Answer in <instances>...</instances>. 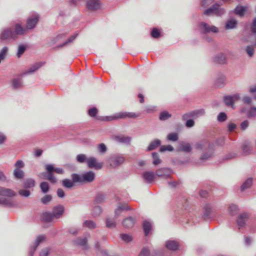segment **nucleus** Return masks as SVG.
<instances>
[{
	"instance_id": "44",
	"label": "nucleus",
	"mask_w": 256,
	"mask_h": 256,
	"mask_svg": "<svg viewBox=\"0 0 256 256\" xmlns=\"http://www.w3.org/2000/svg\"><path fill=\"white\" fill-rule=\"evenodd\" d=\"M152 156L154 159L152 164L154 165H157L161 162V160L160 159L158 153L153 152Z\"/></svg>"
},
{
	"instance_id": "55",
	"label": "nucleus",
	"mask_w": 256,
	"mask_h": 256,
	"mask_svg": "<svg viewBox=\"0 0 256 256\" xmlns=\"http://www.w3.org/2000/svg\"><path fill=\"white\" fill-rule=\"evenodd\" d=\"M88 113L90 116H95L98 114V110L96 108H91L88 110Z\"/></svg>"
},
{
	"instance_id": "33",
	"label": "nucleus",
	"mask_w": 256,
	"mask_h": 256,
	"mask_svg": "<svg viewBox=\"0 0 256 256\" xmlns=\"http://www.w3.org/2000/svg\"><path fill=\"white\" fill-rule=\"evenodd\" d=\"M72 178L74 184L76 182H83L82 175L81 176L76 174H73L72 175Z\"/></svg>"
},
{
	"instance_id": "61",
	"label": "nucleus",
	"mask_w": 256,
	"mask_h": 256,
	"mask_svg": "<svg viewBox=\"0 0 256 256\" xmlns=\"http://www.w3.org/2000/svg\"><path fill=\"white\" fill-rule=\"evenodd\" d=\"M14 166L16 167V168L20 169V168H22L24 166V162L21 160H18L16 161L14 164Z\"/></svg>"
},
{
	"instance_id": "59",
	"label": "nucleus",
	"mask_w": 256,
	"mask_h": 256,
	"mask_svg": "<svg viewBox=\"0 0 256 256\" xmlns=\"http://www.w3.org/2000/svg\"><path fill=\"white\" fill-rule=\"evenodd\" d=\"M18 194L24 196L28 197L30 194V192L28 190H20L18 191Z\"/></svg>"
},
{
	"instance_id": "4",
	"label": "nucleus",
	"mask_w": 256,
	"mask_h": 256,
	"mask_svg": "<svg viewBox=\"0 0 256 256\" xmlns=\"http://www.w3.org/2000/svg\"><path fill=\"white\" fill-rule=\"evenodd\" d=\"M22 33H1L0 39L4 42H10L18 38V34Z\"/></svg>"
},
{
	"instance_id": "43",
	"label": "nucleus",
	"mask_w": 256,
	"mask_h": 256,
	"mask_svg": "<svg viewBox=\"0 0 256 256\" xmlns=\"http://www.w3.org/2000/svg\"><path fill=\"white\" fill-rule=\"evenodd\" d=\"M167 138L171 141L176 142L178 138V134L176 132L169 134L167 136Z\"/></svg>"
},
{
	"instance_id": "39",
	"label": "nucleus",
	"mask_w": 256,
	"mask_h": 256,
	"mask_svg": "<svg viewBox=\"0 0 256 256\" xmlns=\"http://www.w3.org/2000/svg\"><path fill=\"white\" fill-rule=\"evenodd\" d=\"M0 204H2L9 207H11L14 205L10 199L6 198L2 200H0Z\"/></svg>"
},
{
	"instance_id": "17",
	"label": "nucleus",
	"mask_w": 256,
	"mask_h": 256,
	"mask_svg": "<svg viewBox=\"0 0 256 256\" xmlns=\"http://www.w3.org/2000/svg\"><path fill=\"white\" fill-rule=\"evenodd\" d=\"M94 173L92 172H88L87 173L82 174L83 182H91L94 179Z\"/></svg>"
},
{
	"instance_id": "11",
	"label": "nucleus",
	"mask_w": 256,
	"mask_h": 256,
	"mask_svg": "<svg viewBox=\"0 0 256 256\" xmlns=\"http://www.w3.org/2000/svg\"><path fill=\"white\" fill-rule=\"evenodd\" d=\"M142 178L148 183H151L155 180L156 175L153 172H146L142 174Z\"/></svg>"
},
{
	"instance_id": "45",
	"label": "nucleus",
	"mask_w": 256,
	"mask_h": 256,
	"mask_svg": "<svg viewBox=\"0 0 256 256\" xmlns=\"http://www.w3.org/2000/svg\"><path fill=\"white\" fill-rule=\"evenodd\" d=\"M88 158L84 154H79L76 156L77 161L80 163H82L85 162H87Z\"/></svg>"
},
{
	"instance_id": "5",
	"label": "nucleus",
	"mask_w": 256,
	"mask_h": 256,
	"mask_svg": "<svg viewBox=\"0 0 256 256\" xmlns=\"http://www.w3.org/2000/svg\"><path fill=\"white\" fill-rule=\"evenodd\" d=\"M40 16L38 14H34L30 16L26 22V28L28 30H32L35 27L38 21Z\"/></svg>"
},
{
	"instance_id": "51",
	"label": "nucleus",
	"mask_w": 256,
	"mask_h": 256,
	"mask_svg": "<svg viewBox=\"0 0 256 256\" xmlns=\"http://www.w3.org/2000/svg\"><path fill=\"white\" fill-rule=\"evenodd\" d=\"M171 116L170 114L166 112H164L160 113V119L162 120H164Z\"/></svg>"
},
{
	"instance_id": "56",
	"label": "nucleus",
	"mask_w": 256,
	"mask_h": 256,
	"mask_svg": "<svg viewBox=\"0 0 256 256\" xmlns=\"http://www.w3.org/2000/svg\"><path fill=\"white\" fill-rule=\"evenodd\" d=\"M246 53L248 54L250 56H252L254 54V48L253 46H248L246 48Z\"/></svg>"
},
{
	"instance_id": "54",
	"label": "nucleus",
	"mask_w": 256,
	"mask_h": 256,
	"mask_svg": "<svg viewBox=\"0 0 256 256\" xmlns=\"http://www.w3.org/2000/svg\"><path fill=\"white\" fill-rule=\"evenodd\" d=\"M102 212V209L100 206H95L92 210V214L94 216H97L99 215Z\"/></svg>"
},
{
	"instance_id": "52",
	"label": "nucleus",
	"mask_w": 256,
	"mask_h": 256,
	"mask_svg": "<svg viewBox=\"0 0 256 256\" xmlns=\"http://www.w3.org/2000/svg\"><path fill=\"white\" fill-rule=\"evenodd\" d=\"M248 117L256 116V107L252 108L247 112Z\"/></svg>"
},
{
	"instance_id": "9",
	"label": "nucleus",
	"mask_w": 256,
	"mask_h": 256,
	"mask_svg": "<svg viewBox=\"0 0 256 256\" xmlns=\"http://www.w3.org/2000/svg\"><path fill=\"white\" fill-rule=\"evenodd\" d=\"M124 160V158L122 156H114L110 158L109 162L112 166L116 167L122 164Z\"/></svg>"
},
{
	"instance_id": "40",
	"label": "nucleus",
	"mask_w": 256,
	"mask_h": 256,
	"mask_svg": "<svg viewBox=\"0 0 256 256\" xmlns=\"http://www.w3.org/2000/svg\"><path fill=\"white\" fill-rule=\"evenodd\" d=\"M116 226V222L113 219L107 218L106 220V226L108 228H114Z\"/></svg>"
},
{
	"instance_id": "49",
	"label": "nucleus",
	"mask_w": 256,
	"mask_h": 256,
	"mask_svg": "<svg viewBox=\"0 0 256 256\" xmlns=\"http://www.w3.org/2000/svg\"><path fill=\"white\" fill-rule=\"evenodd\" d=\"M120 237L122 240L126 242H130L132 240V236L127 234H122Z\"/></svg>"
},
{
	"instance_id": "6",
	"label": "nucleus",
	"mask_w": 256,
	"mask_h": 256,
	"mask_svg": "<svg viewBox=\"0 0 256 256\" xmlns=\"http://www.w3.org/2000/svg\"><path fill=\"white\" fill-rule=\"evenodd\" d=\"M86 6L89 10L96 11L101 8L102 3L100 0H88Z\"/></svg>"
},
{
	"instance_id": "23",
	"label": "nucleus",
	"mask_w": 256,
	"mask_h": 256,
	"mask_svg": "<svg viewBox=\"0 0 256 256\" xmlns=\"http://www.w3.org/2000/svg\"><path fill=\"white\" fill-rule=\"evenodd\" d=\"M178 149L180 151L190 152L192 150V148L190 144L186 142H182L180 144Z\"/></svg>"
},
{
	"instance_id": "10",
	"label": "nucleus",
	"mask_w": 256,
	"mask_h": 256,
	"mask_svg": "<svg viewBox=\"0 0 256 256\" xmlns=\"http://www.w3.org/2000/svg\"><path fill=\"white\" fill-rule=\"evenodd\" d=\"M199 26L202 30L205 31V32H218V28L214 26H210L208 24L202 22L200 24Z\"/></svg>"
},
{
	"instance_id": "63",
	"label": "nucleus",
	"mask_w": 256,
	"mask_h": 256,
	"mask_svg": "<svg viewBox=\"0 0 256 256\" xmlns=\"http://www.w3.org/2000/svg\"><path fill=\"white\" fill-rule=\"evenodd\" d=\"M104 200V196L102 194H98L96 198V201L100 203L102 202Z\"/></svg>"
},
{
	"instance_id": "1",
	"label": "nucleus",
	"mask_w": 256,
	"mask_h": 256,
	"mask_svg": "<svg viewBox=\"0 0 256 256\" xmlns=\"http://www.w3.org/2000/svg\"><path fill=\"white\" fill-rule=\"evenodd\" d=\"M46 170L48 172L46 178L52 183H55L56 182V178L53 176L54 172L58 174H62L64 172V170L62 168H54L52 164L46 165Z\"/></svg>"
},
{
	"instance_id": "15",
	"label": "nucleus",
	"mask_w": 256,
	"mask_h": 256,
	"mask_svg": "<svg viewBox=\"0 0 256 256\" xmlns=\"http://www.w3.org/2000/svg\"><path fill=\"white\" fill-rule=\"evenodd\" d=\"M15 194V192L12 190L0 186V196L12 197Z\"/></svg>"
},
{
	"instance_id": "2",
	"label": "nucleus",
	"mask_w": 256,
	"mask_h": 256,
	"mask_svg": "<svg viewBox=\"0 0 256 256\" xmlns=\"http://www.w3.org/2000/svg\"><path fill=\"white\" fill-rule=\"evenodd\" d=\"M224 9L220 8L219 4L216 3L210 8L206 10L204 12V14L206 16L215 14L216 16H220L224 14Z\"/></svg>"
},
{
	"instance_id": "46",
	"label": "nucleus",
	"mask_w": 256,
	"mask_h": 256,
	"mask_svg": "<svg viewBox=\"0 0 256 256\" xmlns=\"http://www.w3.org/2000/svg\"><path fill=\"white\" fill-rule=\"evenodd\" d=\"M41 66L42 64L40 63H36L29 68V70L27 72V73L34 72L36 70H38L40 67H41Z\"/></svg>"
},
{
	"instance_id": "29",
	"label": "nucleus",
	"mask_w": 256,
	"mask_h": 256,
	"mask_svg": "<svg viewBox=\"0 0 256 256\" xmlns=\"http://www.w3.org/2000/svg\"><path fill=\"white\" fill-rule=\"evenodd\" d=\"M8 51V48L7 46H4L0 51V64L6 58Z\"/></svg>"
},
{
	"instance_id": "7",
	"label": "nucleus",
	"mask_w": 256,
	"mask_h": 256,
	"mask_svg": "<svg viewBox=\"0 0 256 256\" xmlns=\"http://www.w3.org/2000/svg\"><path fill=\"white\" fill-rule=\"evenodd\" d=\"M87 164L89 168H94L96 170L100 169L103 166V162H98L94 157L88 158Z\"/></svg>"
},
{
	"instance_id": "47",
	"label": "nucleus",
	"mask_w": 256,
	"mask_h": 256,
	"mask_svg": "<svg viewBox=\"0 0 256 256\" xmlns=\"http://www.w3.org/2000/svg\"><path fill=\"white\" fill-rule=\"evenodd\" d=\"M204 112L203 110H200L198 112H190L188 114H186L183 115L182 117L184 119L187 118L188 117H190L192 116H194L196 114H197L198 113H200V114H204Z\"/></svg>"
},
{
	"instance_id": "21",
	"label": "nucleus",
	"mask_w": 256,
	"mask_h": 256,
	"mask_svg": "<svg viewBox=\"0 0 256 256\" xmlns=\"http://www.w3.org/2000/svg\"><path fill=\"white\" fill-rule=\"evenodd\" d=\"M166 247L170 250H174L178 248V243L174 240L168 241L166 243Z\"/></svg>"
},
{
	"instance_id": "48",
	"label": "nucleus",
	"mask_w": 256,
	"mask_h": 256,
	"mask_svg": "<svg viewBox=\"0 0 256 256\" xmlns=\"http://www.w3.org/2000/svg\"><path fill=\"white\" fill-rule=\"evenodd\" d=\"M26 50V47L24 45H20L18 46L16 56L18 58H20L21 56L24 52Z\"/></svg>"
},
{
	"instance_id": "42",
	"label": "nucleus",
	"mask_w": 256,
	"mask_h": 256,
	"mask_svg": "<svg viewBox=\"0 0 256 256\" xmlns=\"http://www.w3.org/2000/svg\"><path fill=\"white\" fill-rule=\"evenodd\" d=\"M40 188L44 193L47 192L49 190V186L47 182H42L40 184Z\"/></svg>"
},
{
	"instance_id": "36",
	"label": "nucleus",
	"mask_w": 256,
	"mask_h": 256,
	"mask_svg": "<svg viewBox=\"0 0 256 256\" xmlns=\"http://www.w3.org/2000/svg\"><path fill=\"white\" fill-rule=\"evenodd\" d=\"M252 178H248L242 186L241 190L242 191L245 190L246 188H248L250 187L252 184Z\"/></svg>"
},
{
	"instance_id": "35",
	"label": "nucleus",
	"mask_w": 256,
	"mask_h": 256,
	"mask_svg": "<svg viewBox=\"0 0 256 256\" xmlns=\"http://www.w3.org/2000/svg\"><path fill=\"white\" fill-rule=\"evenodd\" d=\"M77 244L84 246V248H88L87 240L86 238L78 239L76 241Z\"/></svg>"
},
{
	"instance_id": "30",
	"label": "nucleus",
	"mask_w": 256,
	"mask_h": 256,
	"mask_svg": "<svg viewBox=\"0 0 256 256\" xmlns=\"http://www.w3.org/2000/svg\"><path fill=\"white\" fill-rule=\"evenodd\" d=\"M14 174L16 178L20 179L24 176V172L20 169L15 168L14 170Z\"/></svg>"
},
{
	"instance_id": "64",
	"label": "nucleus",
	"mask_w": 256,
	"mask_h": 256,
	"mask_svg": "<svg viewBox=\"0 0 256 256\" xmlns=\"http://www.w3.org/2000/svg\"><path fill=\"white\" fill-rule=\"evenodd\" d=\"M251 28L252 32H256V18L252 21Z\"/></svg>"
},
{
	"instance_id": "38",
	"label": "nucleus",
	"mask_w": 256,
	"mask_h": 256,
	"mask_svg": "<svg viewBox=\"0 0 256 256\" xmlns=\"http://www.w3.org/2000/svg\"><path fill=\"white\" fill-rule=\"evenodd\" d=\"M83 226L90 229H92L96 228V224L92 220H86L84 222Z\"/></svg>"
},
{
	"instance_id": "57",
	"label": "nucleus",
	"mask_w": 256,
	"mask_h": 256,
	"mask_svg": "<svg viewBox=\"0 0 256 256\" xmlns=\"http://www.w3.org/2000/svg\"><path fill=\"white\" fill-rule=\"evenodd\" d=\"M226 114L222 112H220L218 116V120L219 122H224L226 120Z\"/></svg>"
},
{
	"instance_id": "25",
	"label": "nucleus",
	"mask_w": 256,
	"mask_h": 256,
	"mask_svg": "<svg viewBox=\"0 0 256 256\" xmlns=\"http://www.w3.org/2000/svg\"><path fill=\"white\" fill-rule=\"evenodd\" d=\"M237 24V22L234 19H230L228 20L226 24L225 28L226 29H232L234 28Z\"/></svg>"
},
{
	"instance_id": "31",
	"label": "nucleus",
	"mask_w": 256,
	"mask_h": 256,
	"mask_svg": "<svg viewBox=\"0 0 256 256\" xmlns=\"http://www.w3.org/2000/svg\"><path fill=\"white\" fill-rule=\"evenodd\" d=\"M160 144V141L159 140H154L150 144L148 147V150H153L159 146Z\"/></svg>"
},
{
	"instance_id": "41",
	"label": "nucleus",
	"mask_w": 256,
	"mask_h": 256,
	"mask_svg": "<svg viewBox=\"0 0 256 256\" xmlns=\"http://www.w3.org/2000/svg\"><path fill=\"white\" fill-rule=\"evenodd\" d=\"M12 84L14 88H20L22 86V83L20 78H14L12 80Z\"/></svg>"
},
{
	"instance_id": "37",
	"label": "nucleus",
	"mask_w": 256,
	"mask_h": 256,
	"mask_svg": "<svg viewBox=\"0 0 256 256\" xmlns=\"http://www.w3.org/2000/svg\"><path fill=\"white\" fill-rule=\"evenodd\" d=\"M34 180L33 179L29 178L24 182V186L25 188H30L34 187Z\"/></svg>"
},
{
	"instance_id": "60",
	"label": "nucleus",
	"mask_w": 256,
	"mask_h": 256,
	"mask_svg": "<svg viewBox=\"0 0 256 256\" xmlns=\"http://www.w3.org/2000/svg\"><path fill=\"white\" fill-rule=\"evenodd\" d=\"M149 254V250L146 248H144L140 254L139 256H148Z\"/></svg>"
},
{
	"instance_id": "24",
	"label": "nucleus",
	"mask_w": 256,
	"mask_h": 256,
	"mask_svg": "<svg viewBox=\"0 0 256 256\" xmlns=\"http://www.w3.org/2000/svg\"><path fill=\"white\" fill-rule=\"evenodd\" d=\"M54 218V216L52 214L49 212H45L42 214V220L45 222H52Z\"/></svg>"
},
{
	"instance_id": "28",
	"label": "nucleus",
	"mask_w": 256,
	"mask_h": 256,
	"mask_svg": "<svg viewBox=\"0 0 256 256\" xmlns=\"http://www.w3.org/2000/svg\"><path fill=\"white\" fill-rule=\"evenodd\" d=\"M46 237L45 235H40L37 237L36 240L35 242L34 246V252L36 250V249L37 247L42 242L46 240Z\"/></svg>"
},
{
	"instance_id": "13",
	"label": "nucleus",
	"mask_w": 256,
	"mask_h": 256,
	"mask_svg": "<svg viewBox=\"0 0 256 256\" xmlns=\"http://www.w3.org/2000/svg\"><path fill=\"white\" fill-rule=\"evenodd\" d=\"M249 217V214L246 213H243L240 214L238 216L237 220V224L238 226L240 228L244 226L246 224V222L248 219Z\"/></svg>"
},
{
	"instance_id": "16",
	"label": "nucleus",
	"mask_w": 256,
	"mask_h": 256,
	"mask_svg": "<svg viewBox=\"0 0 256 256\" xmlns=\"http://www.w3.org/2000/svg\"><path fill=\"white\" fill-rule=\"evenodd\" d=\"M156 176L161 177L164 178H168L170 174H168V169L165 168H161L158 169L156 171Z\"/></svg>"
},
{
	"instance_id": "32",
	"label": "nucleus",
	"mask_w": 256,
	"mask_h": 256,
	"mask_svg": "<svg viewBox=\"0 0 256 256\" xmlns=\"http://www.w3.org/2000/svg\"><path fill=\"white\" fill-rule=\"evenodd\" d=\"M62 185L66 188H71L74 186V182L69 179H64L62 180Z\"/></svg>"
},
{
	"instance_id": "18",
	"label": "nucleus",
	"mask_w": 256,
	"mask_h": 256,
	"mask_svg": "<svg viewBox=\"0 0 256 256\" xmlns=\"http://www.w3.org/2000/svg\"><path fill=\"white\" fill-rule=\"evenodd\" d=\"M135 222V220L133 218L130 216L123 220L122 224L126 228H130L134 226Z\"/></svg>"
},
{
	"instance_id": "14",
	"label": "nucleus",
	"mask_w": 256,
	"mask_h": 256,
	"mask_svg": "<svg viewBox=\"0 0 256 256\" xmlns=\"http://www.w3.org/2000/svg\"><path fill=\"white\" fill-rule=\"evenodd\" d=\"M212 144H209L206 140H202L198 142L196 145V148L198 150H203L208 148H210Z\"/></svg>"
},
{
	"instance_id": "22",
	"label": "nucleus",
	"mask_w": 256,
	"mask_h": 256,
	"mask_svg": "<svg viewBox=\"0 0 256 256\" xmlns=\"http://www.w3.org/2000/svg\"><path fill=\"white\" fill-rule=\"evenodd\" d=\"M226 58L222 54H218L214 58V62L216 64H224L226 63Z\"/></svg>"
},
{
	"instance_id": "20",
	"label": "nucleus",
	"mask_w": 256,
	"mask_h": 256,
	"mask_svg": "<svg viewBox=\"0 0 256 256\" xmlns=\"http://www.w3.org/2000/svg\"><path fill=\"white\" fill-rule=\"evenodd\" d=\"M114 140L120 142L129 143L131 138L129 136H116L114 137Z\"/></svg>"
},
{
	"instance_id": "62",
	"label": "nucleus",
	"mask_w": 256,
	"mask_h": 256,
	"mask_svg": "<svg viewBox=\"0 0 256 256\" xmlns=\"http://www.w3.org/2000/svg\"><path fill=\"white\" fill-rule=\"evenodd\" d=\"M99 151L102 153H104L106 151V147L104 144H100L98 145Z\"/></svg>"
},
{
	"instance_id": "8",
	"label": "nucleus",
	"mask_w": 256,
	"mask_h": 256,
	"mask_svg": "<svg viewBox=\"0 0 256 256\" xmlns=\"http://www.w3.org/2000/svg\"><path fill=\"white\" fill-rule=\"evenodd\" d=\"M240 98L238 94H234L232 96H228L224 97V101L226 104L234 108V101L238 100Z\"/></svg>"
},
{
	"instance_id": "34",
	"label": "nucleus",
	"mask_w": 256,
	"mask_h": 256,
	"mask_svg": "<svg viewBox=\"0 0 256 256\" xmlns=\"http://www.w3.org/2000/svg\"><path fill=\"white\" fill-rule=\"evenodd\" d=\"M144 230L146 235H148L151 230L152 226L150 222L144 221L143 224Z\"/></svg>"
},
{
	"instance_id": "26",
	"label": "nucleus",
	"mask_w": 256,
	"mask_h": 256,
	"mask_svg": "<svg viewBox=\"0 0 256 256\" xmlns=\"http://www.w3.org/2000/svg\"><path fill=\"white\" fill-rule=\"evenodd\" d=\"M246 10V8L242 6H237L234 10V12L240 16H242L244 12Z\"/></svg>"
},
{
	"instance_id": "58",
	"label": "nucleus",
	"mask_w": 256,
	"mask_h": 256,
	"mask_svg": "<svg viewBox=\"0 0 256 256\" xmlns=\"http://www.w3.org/2000/svg\"><path fill=\"white\" fill-rule=\"evenodd\" d=\"M76 36H77V34H76V35L70 36V38H68V39L66 41L62 44L58 46V47L64 46L68 44L69 43L71 42L72 41H73L76 38Z\"/></svg>"
},
{
	"instance_id": "27",
	"label": "nucleus",
	"mask_w": 256,
	"mask_h": 256,
	"mask_svg": "<svg viewBox=\"0 0 256 256\" xmlns=\"http://www.w3.org/2000/svg\"><path fill=\"white\" fill-rule=\"evenodd\" d=\"M248 39L246 40V42H250L254 44L256 46V33H246Z\"/></svg>"
},
{
	"instance_id": "50",
	"label": "nucleus",
	"mask_w": 256,
	"mask_h": 256,
	"mask_svg": "<svg viewBox=\"0 0 256 256\" xmlns=\"http://www.w3.org/2000/svg\"><path fill=\"white\" fill-rule=\"evenodd\" d=\"M52 198L50 195L47 194L41 198V202L44 204H46L51 201Z\"/></svg>"
},
{
	"instance_id": "53",
	"label": "nucleus",
	"mask_w": 256,
	"mask_h": 256,
	"mask_svg": "<svg viewBox=\"0 0 256 256\" xmlns=\"http://www.w3.org/2000/svg\"><path fill=\"white\" fill-rule=\"evenodd\" d=\"M174 150L173 147L170 145L163 146H161L160 151L161 152H164L166 150L172 151Z\"/></svg>"
},
{
	"instance_id": "3",
	"label": "nucleus",
	"mask_w": 256,
	"mask_h": 256,
	"mask_svg": "<svg viewBox=\"0 0 256 256\" xmlns=\"http://www.w3.org/2000/svg\"><path fill=\"white\" fill-rule=\"evenodd\" d=\"M138 116L136 114L133 112H120L110 116H107L104 120L107 121L116 120L120 118H136Z\"/></svg>"
},
{
	"instance_id": "19",
	"label": "nucleus",
	"mask_w": 256,
	"mask_h": 256,
	"mask_svg": "<svg viewBox=\"0 0 256 256\" xmlns=\"http://www.w3.org/2000/svg\"><path fill=\"white\" fill-rule=\"evenodd\" d=\"M128 208V206L126 203L120 204L115 210L114 218H117L122 214L123 210Z\"/></svg>"
},
{
	"instance_id": "12",
	"label": "nucleus",
	"mask_w": 256,
	"mask_h": 256,
	"mask_svg": "<svg viewBox=\"0 0 256 256\" xmlns=\"http://www.w3.org/2000/svg\"><path fill=\"white\" fill-rule=\"evenodd\" d=\"M64 208L61 205L54 206L52 210V215L56 218H60L64 214Z\"/></svg>"
}]
</instances>
